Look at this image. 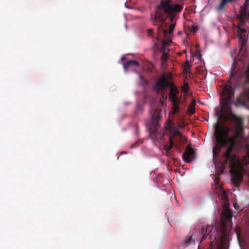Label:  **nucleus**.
I'll return each instance as SVG.
<instances>
[{
  "label": "nucleus",
  "instance_id": "nucleus-21",
  "mask_svg": "<svg viewBox=\"0 0 249 249\" xmlns=\"http://www.w3.org/2000/svg\"><path fill=\"white\" fill-rule=\"evenodd\" d=\"M152 34H153V31L152 30L150 29L148 31V35L149 36H152Z\"/></svg>",
  "mask_w": 249,
  "mask_h": 249
},
{
  "label": "nucleus",
  "instance_id": "nucleus-3",
  "mask_svg": "<svg viewBox=\"0 0 249 249\" xmlns=\"http://www.w3.org/2000/svg\"><path fill=\"white\" fill-rule=\"evenodd\" d=\"M171 79V73H163L156 82L154 88L157 92H161L162 94H164L167 87L170 88L169 99L173 106V114H175L180 111V105H183L184 107L185 104V102L181 101L180 98L178 96L179 90L177 87L170 81Z\"/></svg>",
  "mask_w": 249,
  "mask_h": 249
},
{
  "label": "nucleus",
  "instance_id": "nucleus-23",
  "mask_svg": "<svg viewBox=\"0 0 249 249\" xmlns=\"http://www.w3.org/2000/svg\"><path fill=\"white\" fill-rule=\"evenodd\" d=\"M197 30V28H196V27H194V31L195 32H196Z\"/></svg>",
  "mask_w": 249,
  "mask_h": 249
},
{
  "label": "nucleus",
  "instance_id": "nucleus-13",
  "mask_svg": "<svg viewBox=\"0 0 249 249\" xmlns=\"http://www.w3.org/2000/svg\"><path fill=\"white\" fill-rule=\"evenodd\" d=\"M195 152L194 149L191 148L190 146H188L185 152L183 154L182 158L183 160L186 162H190L191 160L194 158Z\"/></svg>",
  "mask_w": 249,
  "mask_h": 249
},
{
  "label": "nucleus",
  "instance_id": "nucleus-10",
  "mask_svg": "<svg viewBox=\"0 0 249 249\" xmlns=\"http://www.w3.org/2000/svg\"><path fill=\"white\" fill-rule=\"evenodd\" d=\"M231 119L235 123V128L234 136L238 139H241L243 133L242 119L234 114H231Z\"/></svg>",
  "mask_w": 249,
  "mask_h": 249
},
{
  "label": "nucleus",
  "instance_id": "nucleus-6",
  "mask_svg": "<svg viewBox=\"0 0 249 249\" xmlns=\"http://www.w3.org/2000/svg\"><path fill=\"white\" fill-rule=\"evenodd\" d=\"M160 119V113L157 109H154L153 112L151 111L152 124L154 128L149 136L151 139L156 142L160 140L163 137V134L158 130L159 121Z\"/></svg>",
  "mask_w": 249,
  "mask_h": 249
},
{
  "label": "nucleus",
  "instance_id": "nucleus-24",
  "mask_svg": "<svg viewBox=\"0 0 249 249\" xmlns=\"http://www.w3.org/2000/svg\"><path fill=\"white\" fill-rule=\"evenodd\" d=\"M125 59V58L124 57H122L121 58V60H122V61H124V60Z\"/></svg>",
  "mask_w": 249,
  "mask_h": 249
},
{
  "label": "nucleus",
  "instance_id": "nucleus-16",
  "mask_svg": "<svg viewBox=\"0 0 249 249\" xmlns=\"http://www.w3.org/2000/svg\"><path fill=\"white\" fill-rule=\"evenodd\" d=\"M196 102L195 100H192L190 105L189 106L187 111L190 115L194 114L196 112L195 109Z\"/></svg>",
  "mask_w": 249,
  "mask_h": 249
},
{
  "label": "nucleus",
  "instance_id": "nucleus-11",
  "mask_svg": "<svg viewBox=\"0 0 249 249\" xmlns=\"http://www.w3.org/2000/svg\"><path fill=\"white\" fill-rule=\"evenodd\" d=\"M248 18H249V0H245L244 4L240 7V14L237 15V18L247 20Z\"/></svg>",
  "mask_w": 249,
  "mask_h": 249
},
{
  "label": "nucleus",
  "instance_id": "nucleus-25",
  "mask_svg": "<svg viewBox=\"0 0 249 249\" xmlns=\"http://www.w3.org/2000/svg\"><path fill=\"white\" fill-rule=\"evenodd\" d=\"M158 40H160V37H158Z\"/></svg>",
  "mask_w": 249,
  "mask_h": 249
},
{
  "label": "nucleus",
  "instance_id": "nucleus-18",
  "mask_svg": "<svg viewBox=\"0 0 249 249\" xmlns=\"http://www.w3.org/2000/svg\"><path fill=\"white\" fill-rule=\"evenodd\" d=\"M182 91L185 93H187L188 92L189 89V85L187 83H184L183 85L181 88Z\"/></svg>",
  "mask_w": 249,
  "mask_h": 249
},
{
  "label": "nucleus",
  "instance_id": "nucleus-9",
  "mask_svg": "<svg viewBox=\"0 0 249 249\" xmlns=\"http://www.w3.org/2000/svg\"><path fill=\"white\" fill-rule=\"evenodd\" d=\"M238 23L237 24V29L239 32L238 37L239 41L243 47L246 42V36L245 35L248 30V26L247 24L246 20L242 19H237Z\"/></svg>",
  "mask_w": 249,
  "mask_h": 249
},
{
  "label": "nucleus",
  "instance_id": "nucleus-5",
  "mask_svg": "<svg viewBox=\"0 0 249 249\" xmlns=\"http://www.w3.org/2000/svg\"><path fill=\"white\" fill-rule=\"evenodd\" d=\"M222 115V113H217L218 118L217 123L214 124V136L216 138V142H219L223 146L225 144V137L228 136L231 128H227L220 124V118Z\"/></svg>",
  "mask_w": 249,
  "mask_h": 249
},
{
  "label": "nucleus",
  "instance_id": "nucleus-2",
  "mask_svg": "<svg viewBox=\"0 0 249 249\" xmlns=\"http://www.w3.org/2000/svg\"><path fill=\"white\" fill-rule=\"evenodd\" d=\"M232 227V219H219L214 224L202 226L200 230H197L192 235L195 241L199 243L209 236L213 245L214 241H218L225 236Z\"/></svg>",
  "mask_w": 249,
  "mask_h": 249
},
{
  "label": "nucleus",
  "instance_id": "nucleus-17",
  "mask_svg": "<svg viewBox=\"0 0 249 249\" xmlns=\"http://www.w3.org/2000/svg\"><path fill=\"white\" fill-rule=\"evenodd\" d=\"M195 242L194 238L193 237V235H192L187 240H185L184 241L183 244L184 246L186 247L190 245L195 244Z\"/></svg>",
  "mask_w": 249,
  "mask_h": 249
},
{
  "label": "nucleus",
  "instance_id": "nucleus-7",
  "mask_svg": "<svg viewBox=\"0 0 249 249\" xmlns=\"http://www.w3.org/2000/svg\"><path fill=\"white\" fill-rule=\"evenodd\" d=\"M234 95V90L231 86L229 84L225 86L222 92V99L221 104L223 107L227 108L229 110L231 109L230 106L231 104V98Z\"/></svg>",
  "mask_w": 249,
  "mask_h": 249
},
{
  "label": "nucleus",
  "instance_id": "nucleus-14",
  "mask_svg": "<svg viewBox=\"0 0 249 249\" xmlns=\"http://www.w3.org/2000/svg\"><path fill=\"white\" fill-rule=\"evenodd\" d=\"M236 0H220V3L215 7V10L218 12H222L226 11L229 3L234 2Z\"/></svg>",
  "mask_w": 249,
  "mask_h": 249
},
{
  "label": "nucleus",
  "instance_id": "nucleus-8",
  "mask_svg": "<svg viewBox=\"0 0 249 249\" xmlns=\"http://www.w3.org/2000/svg\"><path fill=\"white\" fill-rule=\"evenodd\" d=\"M222 193L221 194V198L223 201V209L220 213V218H232L233 213L230 209V203L229 198L225 191L221 188Z\"/></svg>",
  "mask_w": 249,
  "mask_h": 249
},
{
  "label": "nucleus",
  "instance_id": "nucleus-19",
  "mask_svg": "<svg viewBox=\"0 0 249 249\" xmlns=\"http://www.w3.org/2000/svg\"><path fill=\"white\" fill-rule=\"evenodd\" d=\"M191 67V65H190V62H189V61H186L185 62V63L184 65V71L186 72H189V71H190V68Z\"/></svg>",
  "mask_w": 249,
  "mask_h": 249
},
{
  "label": "nucleus",
  "instance_id": "nucleus-22",
  "mask_svg": "<svg viewBox=\"0 0 249 249\" xmlns=\"http://www.w3.org/2000/svg\"><path fill=\"white\" fill-rule=\"evenodd\" d=\"M183 123H184V122L183 121L182 122V124H180L179 123L178 124V126L179 127V128H182L184 126V125L183 124Z\"/></svg>",
  "mask_w": 249,
  "mask_h": 249
},
{
  "label": "nucleus",
  "instance_id": "nucleus-20",
  "mask_svg": "<svg viewBox=\"0 0 249 249\" xmlns=\"http://www.w3.org/2000/svg\"><path fill=\"white\" fill-rule=\"evenodd\" d=\"M162 53V56L161 59L162 61H166L167 59V53L166 52H163Z\"/></svg>",
  "mask_w": 249,
  "mask_h": 249
},
{
  "label": "nucleus",
  "instance_id": "nucleus-15",
  "mask_svg": "<svg viewBox=\"0 0 249 249\" xmlns=\"http://www.w3.org/2000/svg\"><path fill=\"white\" fill-rule=\"evenodd\" d=\"M139 64L138 61L131 60L127 61L126 63H124L123 68L124 71H127L128 69L132 66L136 67L139 66Z\"/></svg>",
  "mask_w": 249,
  "mask_h": 249
},
{
  "label": "nucleus",
  "instance_id": "nucleus-1",
  "mask_svg": "<svg viewBox=\"0 0 249 249\" xmlns=\"http://www.w3.org/2000/svg\"><path fill=\"white\" fill-rule=\"evenodd\" d=\"M183 9V6L179 4L173 3L172 0H162L157 7L156 14L151 16V20L155 23L157 21L162 24L167 18H169L172 24L169 29L163 30V39L161 46L160 49V52H166L168 43L171 41V35L173 33L176 25L175 21L178 18V15Z\"/></svg>",
  "mask_w": 249,
  "mask_h": 249
},
{
  "label": "nucleus",
  "instance_id": "nucleus-4",
  "mask_svg": "<svg viewBox=\"0 0 249 249\" xmlns=\"http://www.w3.org/2000/svg\"><path fill=\"white\" fill-rule=\"evenodd\" d=\"M165 128L167 131H169L171 134V136L169 138V143L164 145V149L166 151H169L173 147L174 145V138H176V144L175 146L177 149L180 148L181 143H185L187 142V138L182 135L178 127H176L175 124L170 120H168L166 122Z\"/></svg>",
  "mask_w": 249,
  "mask_h": 249
},
{
  "label": "nucleus",
  "instance_id": "nucleus-26",
  "mask_svg": "<svg viewBox=\"0 0 249 249\" xmlns=\"http://www.w3.org/2000/svg\"><path fill=\"white\" fill-rule=\"evenodd\" d=\"M155 45L156 46L157 45V43H155Z\"/></svg>",
  "mask_w": 249,
  "mask_h": 249
},
{
  "label": "nucleus",
  "instance_id": "nucleus-12",
  "mask_svg": "<svg viewBox=\"0 0 249 249\" xmlns=\"http://www.w3.org/2000/svg\"><path fill=\"white\" fill-rule=\"evenodd\" d=\"M236 103L238 105L245 106L249 109V89L245 90L243 94L237 98Z\"/></svg>",
  "mask_w": 249,
  "mask_h": 249
}]
</instances>
